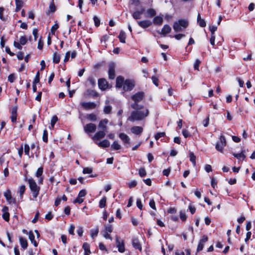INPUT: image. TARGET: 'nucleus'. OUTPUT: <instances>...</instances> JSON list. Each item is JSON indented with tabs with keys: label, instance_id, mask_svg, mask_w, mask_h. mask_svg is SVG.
Instances as JSON below:
<instances>
[{
	"label": "nucleus",
	"instance_id": "f257e3e1",
	"mask_svg": "<svg viewBox=\"0 0 255 255\" xmlns=\"http://www.w3.org/2000/svg\"><path fill=\"white\" fill-rule=\"evenodd\" d=\"M134 86V83L132 80L127 79L124 80L123 77L119 76L116 79V87L121 88H123L125 91L131 90Z\"/></svg>",
	"mask_w": 255,
	"mask_h": 255
},
{
	"label": "nucleus",
	"instance_id": "f03ea898",
	"mask_svg": "<svg viewBox=\"0 0 255 255\" xmlns=\"http://www.w3.org/2000/svg\"><path fill=\"white\" fill-rule=\"evenodd\" d=\"M25 180L28 183L33 197L34 198H37L39 194L40 187L37 185L36 182L32 178L26 179Z\"/></svg>",
	"mask_w": 255,
	"mask_h": 255
},
{
	"label": "nucleus",
	"instance_id": "7ed1b4c3",
	"mask_svg": "<svg viewBox=\"0 0 255 255\" xmlns=\"http://www.w3.org/2000/svg\"><path fill=\"white\" fill-rule=\"evenodd\" d=\"M143 98V93L140 92L136 93L131 97L132 100L134 102V103L131 105V107L134 109H138V106L137 103Z\"/></svg>",
	"mask_w": 255,
	"mask_h": 255
},
{
	"label": "nucleus",
	"instance_id": "20e7f679",
	"mask_svg": "<svg viewBox=\"0 0 255 255\" xmlns=\"http://www.w3.org/2000/svg\"><path fill=\"white\" fill-rule=\"evenodd\" d=\"M143 118V113L141 111H135L132 112L131 116L128 118L130 121H139Z\"/></svg>",
	"mask_w": 255,
	"mask_h": 255
},
{
	"label": "nucleus",
	"instance_id": "39448f33",
	"mask_svg": "<svg viewBox=\"0 0 255 255\" xmlns=\"http://www.w3.org/2000/svg\"><path fill=\"white\" fill-rule=\"evenodd\" d=\"M116 65L114 62H111L108 65V76L109 79L113 80L115 79Z\"/></svg>",
	"mask_w": 255,
	"mask_h": 255
},
{
	"label": "nucleus",
	"instance_id": "423d86ee",
	"mask_svg": "<svg viewBox=\"0 0 255 255\" xmlns=\"http://www.w3.org/2000/svg\"><path fill=\"white\" fill-rule=\"evenodd\" d=\"M220 139V141L217 143L215 147L218 151L222 153L224 147L226 145V140L224 135H221Z\"/></svg>",
	"mask_w": 255,
	"mask_h": 255
},
{
	"label": "nucleus",
	"instance_id": "0eeeda50",
	"mask_svg": "<svg viewBox=\"0 0 255 255\" xmlns=\"http://www.w3.org/2000/svg\"><path fill=\"white\" fill-rule=\"evenodd\" d=\"M96 128V125L93 123L87 124L84 126V131L88 134L94 132Z\"/></svg>",
	"mask_w": 255,
	"mask_h": 255
},
{
	"label": "nucleus",
	"instance_id": "6e6552de",
	"mask_svg": "<svg viewBox=\"0 0 255 255\" xmlns=\"http://www.w3.org/2000/svg\"><path fill=\"white\" fill-rule=\"evenodd\" d=\"M116 245L118 248V251L121 253H124L125 251L124 241L121 240L119 237H116Z\"/></svg>",
	"mask_w": 255,
	"mask_h": 255
},
{
	"label": "nucleus",
	"instance_id": "1a4fd4ad",
	"mask_svg": "<svg viewBox=\"0 0 255 255\" xmlns=\"http://www.w3.org/2000/svg\"><path fill=\"white\" fill-rule=\"evenodd\" d=\"M98 86L99 88L103 91L106 90L109 88L108 82L104 78H101L99 79Z\"/></svg>",
	"mask_w": 255,
	"mask_h": 255
},
{
	"label": "nucleus",
	"instance_id": "9d476101",
	"mask_svg": "<svg viewBox=\"0 0 255 255\" xmlns=\"http://www.w3.org/2000/svg\"><path fill=\"white\" fill-rule=\"evenodd\" d=\"M82 107L86 110H93L96 108L97 104L94 102H82L81 103Z\"/></svg>",
	"mask_w": 255,
	"mask_h": 255
},
{
	"label": "nucleus",
	"instance_id": "9b49d317",
	"mask_svg": "<svg viewBox=\"0 0 255 255\" xmlns=\"http://www.w3.org/2000/svg\"><path fill=\"white\" fill-rule=\"evenodd\" d=\"M3 195L5 197V198H6V201L9 204H11V203L14 204V203H15L16 200H15V199L14 198L12 197L11 194V191H10V190H9V189L6 190L4 192V193L3 194Z\"/></svg>",
	"mask_w": 255,
	"mask_h": 255
},
{
	"label": "nucleus",
	"instance_id": "f8f14e48",
	"mask_svg": "<svg viewBox=\"0 0 255 255\" xmlns=\"http://www.w3.org/2000/svg\"><path fill=\"white\" fill-rule=\"evenodd\" d=\"M109 122V121L107 119H104L100 121L98 125V128L101 130H104L105 131H107V124Z\"/></svg>",
	"mask_w": 255,
	"mask_h": 255
},
{
	"label": "nucleus",
	"instance_id": "ddd939ff",
	"mask_svg": "<svg viewBox=\"0 0 255 255\" xmlns=\"http://www.w3.org/2000/svg\"><path fill=\"white\" fill-rule=\"evenodd\" d=\"M208 241V237L206 235H204L202 239L200 240L197 249L198 252L202 251L204 248V244Z\"/></svg>",
	"mask_w": 255,
	"mask_h": 255
},
{
	"label": "nucleus",
	"instance_id": "4468645a",
	"mask_svg": "<svg viewBox=\"0 0 255 255\" xmlns=\"http://www.w3.org/2000/svg\"><path fill=\"white\" fill-rule=\"evenodd\" d=\"M132 246L135 249H138L140 251L142 250V247L139 239L137 238H133L132 240Z\"/></svg>",
	"mask_w": 255,
	"mask_h": 255
},
{
	"label": "nucleus",
	"instance_id": "2eb2a0df",
	"mask_svg": "<svg viewBox=\"0 0 255 255\" xmlns=\"http://www.w3.org/2000/svg\"><path fill=\"white\" fill-rule=\"evenodd\" d=\"M106 135V132L104 130H100L97 132L92 137L93 140H100L104 138Z\"/></svg>",
	"mask_w": 255,
	"mask_h": 255
},
{
	"label": "nucleus",
	"instance_id": "dca6fc26",
	"mask_svg": "<svg viewBox=\"0 0 255 255\" xmlns=\"http://www.w3.org/2000/svg\"><path fill=\"white\" fill-rule=\"evenodd\" d=\"M171 31V27L168 24H165L163 26L161 31L158 32V33L160 34L163 35V36H165L167 34L170 33Z\"/></svg>",
	"mask_w": 255,
	"mask_h": 255
},
{
	"label": "nucleus",
	"instance_id": "f3484780",
	"mask_svg": "<svg viewBox=\"0 0 255 255\" xmlns=\"http://www.w3.org/2000/svg\"><path fill=\"white\" fill-rule=\"evenodd\" d=\"M8 208L6 206L3 207L2 209L3 212L2 217V218L5 221L8 222L9 220V214L8 212Z\"/></svg>",
	"mask_w": 255,
	"mask_h": 255
},
{
	"label": "nucleus",
	"instance_id": "a211bd4d",
	"mask_svg": "<svg viewBox=\"0 0 255 255\" xmlns=\"http://www.w3.org/2000/svg\"><path fill=\"white\" fill-rule=\"evenodd\" d=\"M119 137L123 140L125 144H129L130 138L126 134L124 133H121L119 134Z\"/></svg>",
	"mask_w": 255,
	"mask_h": 255
},
{
	"label": "nucleus",
	"instance_id": "6ab92c4d",
	"mask_svg": "<svg viewBox=\"0 0 255 255\" xmlns=\"http://www.w3.org/2000/svg\"><path fill=\"white\" fill-rule=\"evenodd\" d=\"M143 12V9L140 10H136L132 13V17L135 19H140Z\"/></svg>",
	"mask_w": 255,
	"mask_h": 255
},
{
	"label": "nucleus",
	"instance_id": "aec40b11",
	"mask_svg": "<svg viewBox=\"0 0 255 255\" xmlns=\"http://www.w3.org/2000/svg\"><path fill=\"white\" fill-rule=\"evenodd\" d=\"M142 128L141 127L135 126L131 128L130 130L131 132L135 134H139L142 132Z\"/></svg>",
	"mask_w": 255,
	"mask_h": 255
},
{
	"label": "nucleus",
	"instance_id": "412c9836",
	"mask_svg": "<svg viewBox=\"0 0 255 255\" xmlns=\"http://www.w3.org/2000/svg\"><path fill=\"white\" fill-rule=\"evenodd\" d=\"M163 19L162 16H157L154 17L153 22L155 25H161L162 24Z\"/></svg>",
	"mask_w": 255,
	"mask_h": 255
},
{
	"label": "nucleus",
	"instance_id": "4be33fe9",
	"mask_svg": "<svg viewBox=\"0 0 255 255\" xmlns=\"http://www.w3.org/2000/svg\"><path fill=\"white\" fill-rule=\"evenodd\" d=\"M197 23L202 27H204L206 25V21L204 19L201 18L200 13L198 14L197 16Z\"/></svg>",
	"mask_w": 255,
	"mask_h": 255
},
{
	"label": "nucleus",
	"instance_id": "5701e85b",
	"mask_svg": "<svg viewBox=\"0 0 255 255\" xmlns=\"http://www.w3.org/2000/svg\"><path fill=\"white\" fill-rule=\"evenodd\" d=\"M97 144L99 146L103 148L108 147L110 145V142L107 139H104L102 141L97 142Z\"/></svg>",
	"mask_w": 255,
	"mask_h": 255
},
{
	"label": "nucleus",
	"instance_id": "b1692460",
	"mask_svg": "<svg viewBox=\"0 0 255 255\" xmlns=\"http://www.w3.org/2000/svg\"><path fill=\"white\" fill-rule=\"evenodd\" d=\"M174 23H177L178 25H180L183 28H186L188 25V21L184 19H180L177 21L174 22Z\"/></svg>",
	"mask_w": 255,
	"mask_h": 255
},
{
	"label": "nucleus",
	"instance_id": "393cba45",
	"mask_svg": "<svg viewBox=\"0 0 255 255\" xmlns=\"http://www.w3.org/2000/svg\"><path fill=\"white\" fill-rule=\"evenodd\" d=\"M29 239L31 241V243L33 244L34 247H37L38 245L37 243L35 240V236L32 231H29Z\"/></svg>",
	"mask_w": 255,
	"mask_h": 255
},
{
	"label": "nucleus",
	"instance_id": "a878e982",
	"mask_svg": "<svg viewBox=\"0 0 255 255\" xmlns=\"http://www.w3.org/2000/svg\"><path fill=\"white\" fill-rule=\"evenodd\" d=\"M86 119H87L89 121L92 122H95L97 120V116L96 114L94 113L87 114L86 116Z\"/></svg>",
	"mask_w": 255,
	"mask_h": 255
},
{
	"label": "nucleus",
	"instance_id": "bb28decb",
	"mask_svg": "<svg viewBox=\"0 0 255 255\" xmlns=\"http://www.w3.org/2000/svg\"><path fill=\"white\" fill-rule=\"evenodd\" d=\"M118 37L121 42L123 43H126V34L124 31H121Z\"/></svg>",
	"mask_w": 255,
	"mask_h": 255
},
{
	"label": "nucleus",
	"instance_id": "cd10ccee",
	"mask_svg": "<svg viewBox=\"0 0 255 255\" xmlns=\"http://www.w3.org/2000/svg\"><path fill=\"white\" fill-rule=\"evenodd\" d=\"M49 10L46 11V14L47 15L49 14L50 12H54L56 10V6L54 3V1H52L49 6Z\"/></svg>",
	"mask_w": 255,
	"mask_h": 255
},
{
	"label": "nucleus",
	"instance_id": "c85d7f7f",
	"mask_svg": "<svg viewBox=\"0 0 255 255\" xmlns=\"http://www.w3.org/2000/svg\"><path fill=\"white\" fill-rule=\"evenodd\" d=\"M19 242H20L21 247L23 249H25L26 248H27L28 244H27V240L26 239L20 237H19Z\"/></svg>",
	"mask_w": 255,
	"mask_h": 255
},
{
	"label": "nucleus",
	"instance_id": "c756f323",
	"mask_svg": "<svg viewBox=\"0 0 255 255\" xmlns=\"http://www.w3.org/2000/svg\"><path fill=\"white\" fill-rule=\"evenodd\" d=\"M156 14V11L152 8L148 9L146 11V15L149 17H152Z\"/></svg>",
	"mask_w": 255,
	"mask_h": 255
},
{
	"label": "nucleus",
	"instance_id": "7c9ffc66",
	"mask_svg": "<svg viewBox=\"0 0 255 255\" xmlns=\"http://www.w3.org/2000/svg\"><path fill=\"white\" fill-rule=\"evenodd\" d=\"M233 155L237 159H241L242 158L243 160L245 159L246 157L245 154L244 153V151H241V153H233Z\"/></svg>",
	"mask_w": 255,
	"mask_h": 255
},
{
	"label": "nucleus",
	"instance_id": "2f4dec72",
	"mask_svg": "<svg viewBox=\"0 0 255 255\" xmlns=\"http://www.w3.org/2000/svg\"><path fill=\"white\" fill-rule=\"evenodd\" d=\"M91 236L92 238H94L95 237H96L99 233V228L98 227H96L94 229H92L91 230Z\"/></svg>",
	"mask_w": 255,
	"mask_h": 255
},
{
	"label": "nucleus",
	"instance_id": "473e14b6",
	"mask_svg": "<svg viewBox=\"0 0 255 255\" xmlns=\"http://www.w3.org/2000/svg\"><path fill=\"white\" fill-rule=\"evenodd\" d=\"M60 60V57L57 53H54L53 56V61L55 63H58Z\"/></svg>",
	"mask_w": 255,
	"mask_h": 255
},
{
	"label": "nucleus",
	"instance_id": "72a5a7b5",
	"mask_svg": "<svg viewBox=\"0 0 255 255\" xmlns=\"http://www.w3.org/2000/svg\"><path fill=\"white\" fill-rule=\"evenodd\" d=\"M112 107L110 105H107L104 107L103 111L106 114H110L111 113Z\"/></svg>",
	"mask_w": 255,
	"mask_h": 255
},
{
	"label": "nucleus",
	"instance_id": "f704fd0d",
	"mask_svg": "<svg viewBox=\"0 0 255 255\" xmlns=\"http://www.w3.org/2000/svg\"><path fill=\"white\" fill-rule=\"evenodd\" d=\"M107 198L104 197L99 202V207L101 208H104L106 205Z\"/></svg>",
	"mask_w": 255,
	"mask_h": 255
},
{
	"label": "nucleus",
	"instance_id": "c9c22d12",
	"mask_svg": "<svg viewBox=\"0 0 255 255\" xmlns=\"http://www.w3.org/2000/svg\"><path fill=\"white\" fill-rule=\"evenodd\" d=\"M173 28L176 32L181 31L183 29H184L180 25H178L177 23H174Z\"/></svg>",
	"mask_w": 255,
	"mask_h": 255
},
{
	"label": "nucleus",
	"instance_id": "e433bc0d",
	"mask_svg": "<svg viewBox=\"0 0 255 255\" xmlns=\"http://www.w3.org/2000/svg\"><path fill=\"white\" fill-rule=\"evenodd\" d=\"M190 160L193 163L194 166L196 165V156L192 152L189 153Z\"/></svg>",
	"mask_w": 255,
	"mask_h": 255
},
{
	"label": "nucleus",
	"instance_id": "4c0bfd02",
	"mask_svg": "<svg viewBox=\"0 0 255 255\" xmlns=\"http://www.w3.org/2000/svg\"><path fill=\"white\" fill-rule=\"evenodd\" d=\"M82 248L85 251V252H88L89 253H91L90 245L87 243H84L82 246Z\"/></svg>",
	"mask_w": 255,
	"mask_h": 255
},
{
	"label": "nucleus",
	"instance_id": "58836bf2",
	"mask_svg": "<svg viewBox=\"0 0 255 255\" xmlns=\"http://www.w3.org/2000/svg\"><path fill=\"white\" fill-rule=\"evenodd\" d=\"M112 148L114 150H119L121 149V145L118 143L117 141H115L111 145Z\"/></svg>",
	"mask_w": 255,
	"mask_h": 255
},
{
	"label": "nucleus",
	"instance_id": "ea45409f",
	"mask_svg": "<svg viewBox=\"0 0 255 255\" xmlns=\"http://www.w3.org/2000/svg\"><path fill=\"white\" fill-rule=\"evenodd\" d=\"M42 139L45 142H47L48 141V131L46 129H45L43 131Z\"/></svg>",
	"mask_w": 255,
	"mask_h": 255
},
{
	"label": "nucleus",
	"instance_id": "a19ab883",
	"mask_svg": "<svg viewBox=\"0 0 255 255\" xmlns=\"http://www.w3.org/2000/svg\"><path fill=\"white\" fill-rule=\"evenodd\" d=\"M88 81L92 87H94L96 85V80L93 77H89L88 78Z\"/></svg>",
	"mask_w": 255,
	"mask_h": 255
},
{
	"label": "nucleus",
	"instance_id": "79ce46f5",
	"mask_svg": "<svg viewBox=\"0 0 255 255\" xmlns=\"http://www.w3.org/2000/svg\"><path fill=\"white\" fill-rule=\"evenodd\" d=\"M58 121V118L56 116H54L52 117V119L51 120V126L52 128H54L55 124Z\"/></svg>",
	"mask_w": 255,
	"mask_h": 255
},
{
	"label": "nucleus",
	"instance_id": "37998d69",
	"mask_svg": "<svg viewBox=\"0 0 255 255\" xmlns=\"http://www.w3.org/2000/svg\"><path fill=\"white\" fill-rule=\"evenodd\" d=\"M165 135V133L164 132H158L157 133H156L154 137L156 140H158L160 137H163Z\"/></svg>",
	"mask_w": 255,
	"mask_h": 255
},
{
	"label": "nucleus",
	"instance_id": "c03bdc74",
	"mask_svg": "<svg viewBox=\"0 0 255 255\" xmlns=\"http://www.w3.org/2000/svg\"><path fill=\"white\" fill-rule=\"evenodd\" d=\"M104 232H107L108 233H112L113 231V227L111 225H105Z\"/></svg>",
	"mask_w": 255,
	"mask_h": 255
},
{
	"label": "nucleus",
	"instance_id": "a18cd8bd",
	"mask_svg": "<svg viewBox=\"0 0 255 255\" xmlns=\"http://www.w3.org/2000/svg\"><path fill=\"white\" fill-rule=\"evenodd\" d=\"M43 173V168L42 167H39L37 170V171L36 172L35 175L37 177H41L42 174Z\"/></svg>",
	"mask_w": 255,
	"mask_h": 255
},
{
	"label": "nucleus",
	"instance_id": "49530a36",
	"mask_svg": "<svg viewBox=\"0 0 255 255\" xmlns=\"http://www.w3.org/2000/svg\"><path fill=\"white\" fill-rule=\"evenodd\" d=\"M27 42V38L25 36H21L19 39V43L21 45H25Z\"/></svg>",
	"mask_w": 255,
	"mask_h": 255
},
{
	"label": "nucleus",
	"instance_id": "de8ad7c7",
	"mask_svg": "<svg viewBox=\"0 0 255 255\" xmlns=\"http://www.w3.org/2000/svg\"><path fill=\"white\" fill-rule=\"evenodd\" d=\"M25 185H21L19 188V193L20 194V197H22L23 196V194H24L25 190Z\"/></svg>",
	"mask_w": 255,
	"mask_h": 255
},
{
	"label": "nucleus",
	"instance_id": "09e8293b",
	"mask_svg": "<svg viewBox=\"0 0 255 255\" xmlns=\"http://www.w3.org/2000/svg\"><path fill=\"white\" fill-rule=\"evenodd\" d=\"M86 194H87L86 190L85 189H82L79 192L78 196L80 198H82V197H85L86 196Z\"/></svg>",
	"mask_w": 255,
	"mask_h": 255
},
{
	"label": "nucleus",
	"instance_id": "8fccbe9b",
	"mask_svg": "<svg viewBox=\"0 0 255 255\" xmlns=\"http://www.w3.org/2000/svg\"><path fill=\"white\" fill-rule=\"evenodd\" d=\"M180 218L182 221L186 220L187 216L184 212L181 211L180 212Z\"/></svg>",
	"mask_w": 255,
	"mask_h": 255
},
{
	"label": "nucleus",
	"instance_id": "3c124183",
	"mask_svg": "<svg viewBox=\"0 0 255 255\" xmlns=\"http://www.w3.org/2000/svg\"><path fill=\"white\" fill-rule=\"evenodd\" d=\"M59 25L57 23H55L54 25L52 26V27L51 28V32L52 34H55V31L58 28Z\"/></svg>",
	"mask_w": 255,
	"mask_h": 255
},
{
	"label": "nucleus",
	"instance_id": "603ef678",
	"mask_svg": "<svg viewBox=\"0 0 255 255\" xmlns=\"http://www.w3.org/2000/svg\"><path fill=\"white\" fill-rule=\"evenodd\" d=\"M92 172V169L89 167H85L83 169V173L84 174H90Z\"/></svg>",
	"mask_w": 255,
	"mask_h": 255
},
{
	"label": "nucleus",
	"instance_id": "864d4df0",
	"mask_svg": "<svg viewBox=\"0 0 255 255\" xmlns=\"http://www.w3.org/2000/svg\"><path fill=\"white\" fill-rule=\"evenodd\" d=\"M201 62L199 59H196L194 64V68L195 70H199V65L200 64Z\"/></svg>",
	"mask_w": 255,
	"mask_h": 255
},
{
	"label": "nucleus",
	"instance_id": "5fc2aeb1",
	"mask_svg": "<svg viewBox=\"0 0 255 255\" xmlns=\"http://www.w3.org/2000/svg\"><path fill=\"white\" fill-rule=\"evenodd\" d=\"M137 185V182L135 180L131 181L128 183V186L129 188L134 187Z\"/></svg>",
	"mask_w": 255,
	"mask_h": 255
},
{
	"label": "nucleus",
	"instance_id": "6e6d98bb",
	"mask_svg": "<svg viewBox=\"0 0 255 255\" xmlns=\"http://www.w3.org/2000/svg\"><path fill=\"white\" fill-rule=\"evenodd\" d=\"M182 134L185 138H187L191 136V134L189 133V132L186 129H183L182 130Z\"/></svg>",
	"mask_w": 255,
	"mask_h": 255
},
{
	"label": "nucleus",
	"instance_id": "4d7b16f0",
	"mask_svg": "<svg viewBox=\"0 0 255 255\" xmlns=\"http://www.w3.org/2000/svg\"><path fill=\"white\" fill-rule=\"evenodd\" d=\"M149 205L152 209L156 210L155 203L153 199H150Z\"/></svg>",
	"mask_w": 255,
	"mask_h": 255
},
{
	"label": "nucleus",
	"instance_id": "13d9d810",
	"mask_svg": "<svg viewBox=\"0 0 255 255\" xmlns=\"http://www.w3.org/2000/svg\"><path fill=\"white\" fill-rule=\"evenodd\" d=\"M15 79L14 74H11L8 76V80L10 83H13Z\"/></svg>",
	"mask_w": 255,
	"mask_h": 255
},
{
	"label": "nucleus",
	"instance_id": "bf43d9fd",
	"mask_svg": "<svg viewBox=\"0 0 255 255\" xmlns=\"http://www.w3.org/2000/svg\"><path fill=\"white\" fill-rule=\"evenodd\" d=\"M151 79L152 80L153 83L156 86H158V78L156 76H152Z\"/></svg>",
	"mask_w": 255,
	"mask_h": 255
},
{
	"label": "nucleus",
	"instance_id": "052dcab7",
	"mask_svg": "<svg viewBox=\"0 0 255 255\" xmlns=\"http://www.w3.org/2000/svg\"><path fill=\"white\" fill-rule=\"evenodd\" d=\"M83 201H84L83 199L78 196V197L75 200H74L73 203L74 204H76V203L81 204L83 202Z\"/></svg>",
	"mask_w": 255,
	"mask_h": 255
},
{
	"label": "nucleus",
	"instance_id": "680f3d73",
	"mask_svg": "<svg viewBox=\"0 0 255 255\" xmlns=\"http://www.w3.org/2000/svg\"><path fill=\"white\" fill-rule=\"evenodd\" d=\"M217 27L214 25L209 26V30L211 33V34H215V31L217 30Z\"/></svg>",
	"mask_w": 255,
	"mask_h": 255
},
{
	"label": "nucleus",
	"instance_id": "e2e57ef3",
	"mask_svg": "<svg viewBox=\"0 0 255 255\" xmlns=\"http://www.w3.org/2000/svg\"><path fill=\"white\" fill-rule=\"evenodd\" d=\"M136 205H137V207L140 210H142V202H141V200L140 199H137L136 200Z\"/></svg>",
	"mask_w": 255,
	"mask_h": 255
},
{
	"label": "nucleus",
	"instance_id": "0e129e2a",
	"mask_svg": "<svg viewBox=\"0 0 255 255\" xmlns=\"http://www.w3.org/2000/svg\"><path fill=\"white\" fill-rule=\"evenodd\" d=\"M17 107L15 106L12 107L11 110V115L17 116Z\"/></svg>",
	"mask_w": 255,
	"mask_h": 255
},
{
	"label": "nucleus",
	"instance_id": "69168bd1",
	"mask_svg": "<svg viewBox=\"0 0 255 255\" xmlns=\"http://www.w3.org/2000/svg\"><path fill=\"white\" fill-rule=\"evenodd\" d=\"M215 35L212 34L211 35V38L210 39V43L212 45H215Z\"/></svg>",
	"mask_w": 255,
	"mask_h": 255
},
{
	"label": "nucleus",
	"instance_id": "338daca9",
	"mask_svg": "<svg viewBox=\"0 0 255 255\" xmlns=\"http://www.w3.org/2000/svg\"><path fill=\"white\" fill-rule=\"evenodd\" d=\"M93 19H94V23H95V26H99L100 25V19L96 16H95L94 17Z\"/></svg>",
	"mask_w": 255,
	"mask_h": 255
},
{
	"label": "nucleus",
	"instance_id": "774afa93",
	"mask_svg": "<svg viewBox=\"0 0 255 255\" xmlns=\"http://www.w3.org/2000/svg\"><path fill=\"white\" fill-rule=\"evenodd\" d=\"M17 57L18 60H21L23 59L24 53L22 52H19L17 54Z\"/></svg>",
	"mask_w": 255,
	"mask_h": 255
}]
</instances>
